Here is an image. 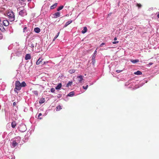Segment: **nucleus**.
<instances>
[{"instance_id": "1", "label": "nucleus", "mask_w": 159, "mask_h": 159, "mask_svg": "<svg viewBox=\"0 0 159 159\" xmlns=\"http://www.w3.org/2000/svg\"><path fill=\"white\" fill-rule=\"evenodd\" d=\"M15 88L14 89V91L15 93H18V91L21 89V83L19 81H16L15 84Z\"/></svg>"}, {"instance_id": "2", "label": "nucleus", "mask_w": 159, "mask_h": 159, "mask_svg": "<svg viewBox=\"0 0 159 159\" xmlns=\"http://www.w3.org/2000/svg\"><path fill=\"white\" fill-rule=\"evenodd\" d=\"M7 15L8 16L10 21H13L15 20L14 13L12 11L8 12Z\"/></svg>"}, {"instance_id": "3", "label": "nucleus", "mask_w": 159, "mask_h": 159, "mask_svg": "<svg viewBox=\"0 0 159 159\" xmlns=\"http://www.w3.org/2000/svg\"><path fill=\"white\" fill-rule=\"evenodd\" d=\"M18 129L21 132H25L26 130V127L25 125L24 124H21L18 127Z\"/></svg>"}, {"instance_id": "4", "label": "nucleus", "mask_w": 159, "mask_h": 159, "mask_svg": "<svg viewBox=\"0 0 159 159\" xmlns=\"http://www.w3.org/2000/svg\"><path fill=\"white\" fill-rule=\"evenodd\" d=\"M97 55V51L96 49L94 52L93 54L91 56L92 61L91 62L92 64L94 65L96 63L95 57Z\"/></svg>"}, {"instance_id": "5", "label": "nucleus", "mask_w": 159, "mask_h": 159, "mask_svg": "<svg viewBox=\"0 0 159 159\" xmlns=\"http://www.w3.org/2000/svg\"><path fill=\"white\" fill-rule=\"evenodd\" d=\"M84 76L82 75H80L77 76V79L78 81V83H76L77 84H78L79 83H81L84 81V80L83 79Z\"/></svg>"}, {"instance_id": "6", "label": "nucleus", "mask_w": 159, "mask_h": 159, "mask_svg": "<svg viewBox=\"0 0 159 159\" xmlns=\"http://www.w3.org/2000/svg\"><path fill=\"white\" fill-rule=\"evenodd\" d=\"M19 15L21 16H24L26 15L27 12L24 9L21 10L19 12Z\"/></svg>"}, {"instance_id": "7", "label": "nucleus", "mask_w": 159, "mask_h": 159, "mask_svg": "<svg viewBox=\"0 0 159 159\" xmlns=\"http://www.w3.org/2000/svg\"><path fill=\"white\" fill-rule=\"evenodd\" d=\"M18 143L17 142H16V141L13 140L11 142V148H14L17 145Z\"/></svg>"}, {"instance_id": "8", "label": "nucleus", "mask_w": 159, "mask_h": 159, "mask_svg": "<svg viewBox=\"0 0 159 159\" xmlns=\"http://www.w3.org/2000/svg\"><path fill=\"white\" fill-rule=\"evenodd\" d=\"M3 24L5 26H7L9 25V23L7 20H5L3 21Z\"/></svg>"}, {"instance_id": "9", "label": "nucleus", "mask_w": 159, "mask_h": 159, "mask_svg": "<svg viewBox=\"0 0 159 159\" xmlns=\"http://www.w3.org/2000/svg\"><path fill=\"white\" fill-rule=\"evenodd\" d=\"M54 18H57L60 16V13L59 12H57L53 14Z\"/></svg>"}, {"instance_id": "10", "label": "nucleus", "mask_w": 159, "mask_h": 159, "mask_svg": "<svg viewBox=\"0 0 159 159\" xmlns=\"http://www.w3.org/2000/svg\"><path fill=\"white\" fill-rule=\"evenodd\" d=\"M43 60V59H41L40 58H39L36 62V65H39L40 64H41L42 65Z\"/></svg>"}, {"instance_id": "11", "label": "nucleus", "mask_w": 159, "mask_h": 159, "mask_svg": "<svg viewBox=\"0 0 159 159\" xmlns=\"http://www.w3.org/2000/svg\"><path fill=\"white\" fill-rule=\"evenodd\" d=\"M72 22V20H68L67 22H66V23L65 24L63 27L64 28L66 27L68 25H69Z\"/></svg>"}, {"instance_id": "12", "label": "nucleus", "mask_w": 159, "mask_h": 159, "mask_svg": "<svg viewBox=\"0 0 159 159\" xmlns=\"http://www.w3.org/2000/svg\"><path fill=\"white\" fill-rule=\"evenodd\" d=\"M15 140H14L16 141V142H17L18 143H20V141L21 140V138L20 137L18 136L14 138Z\"/></svg>"}, {"instance_id": "13", "label": "nucleus", "mask_w": 159, "mask_h": 159, "mask_svg": "<svg viewBox=\"0 0 159 159\" xmlns=\"http://www.w3.org/2000/svg\"><path fill=\"white\" fill-rule=\"evenodd\" d=\"M62 86V84L61 83H60L56 87L55 89L56 90L60 89Z\"/></svg>"}, {"instance_id": "14", "label": "nucleus", "mask_w": 159, "mask_h": 159, "mask_svg": "<svg viewBox=\"0 0 159 159\" xmlns=\"http://www.w3.org/2000/svg\"><path fill=\"white\" fill-rule=\"evenodd\" d=\"M34 31L36 33H39L40 31V28L39 27H36L34 28Z\"/></svg>"}, {"instance_id": "15", "label": "nucleus", "mask_w": 159, "mask_h": 159, "mask_svg": "<svg viewBox=\"0 0 159 159\" xmlns=\"http://www.w3.org/2000/svg\"><path fill=\"white\" fill-rule=\"evenodd\" d=\"M45 101V98H42L40 99L39 101V104H42V103H44Z\"/></svg>"}, {"instance_id": "16", "label": "nucleus", "mask_w": 159, "mask_h": 159, "mask_svg": "<svg viewBox=\"0 0 159 159\" xmlns=\"http://www.w3.org/2000/svg\"><path fill=\"white\" fill-rule=\"evenodd\" d=\"M31 59V56L30 54H26L25 57V59L28 60Z\"/></svg>"}, {"instance_id": "17", "label": "nucleus", "mask_w": 159, "mask_h": 159, "mask_svg": "<svg viewBox=\"0 0 159 159\" xmlns=\"http://www.w3.org/2000/svg\"><path fill=\"white\" fill-rule=\"evenodd\" d=\"M130 61L132 62L134 64L137 62H139V59H131L130 60Z\"/></svg>"}, {"instance_id": "18", "label": "nucleus", "mask_w": 159, "mask_h": 159, "mask_svg": "<svg viewBox=\"0 0 159 159\" xmlns=\"http://www.w3.org/2000/svg\"><path fill=\"white\" fill-rule=\"evenodd\" d=\"M87 31V27H84L83 30L81 31V33L82 34H84L86 33Z\"/></svg>"}, {"instance_id": "19", "label": "nucleus", "mask_w": 159, "mask_h": 159, "mask_svg": "<svg viewBox=\"0 0 159 159\" xmlns=\"http://www.w3.org/2000/svg\"><path fill=\"white\" fill-rule=\"evenodd\" d=\"M0 30L2 32H4L5 31V28H4L3 26L2 25V24H0Z\"/></svg>"}, {"instance_id": "20", "label": "nucleus", "mask_w": 159, "mask_h": 159, "mask_svg": "<svg viewBox=\"0 0 159 159\" xmlns=\"http://www.w3.org/2000/svg\"><path fill=\"white\" fill-rule=\"evenodd\" d=\"M75 95L74 92V91H72L69 93L67 96L69 97H72Z\"/></svg>"}, {"instance_id": "21", "label": "nucleus", "mask_w": 159, "mask_h": 159, "mask_svg": "<svg viewBox=\"0 0 159 159\" xmlns=\"http://www.w3.org/2000/svg\"><path fill=\"white\" fill-rule=\"evenodd\" d=\"M134 74L137 75H142V73L140 70H137L136 72L134 73Z\"/></svg>"}, {"instance_id": "22", "label": "nucleus", "mask_w": 159, "mask_h": 159, "mask_svg": "<svg viewBox=\"0 0 159 159\" xmlns=\"http://www.w3.org/2000/svg\"><path fill=\"white\" fill-rule=\"evenodd\" d=\"M57 3H55L50 7V9H52L55 8L57 6Z\"/></svg>"}, {"instance_id": "23", "label": "nucleus", "mask_w": 159, "mask_h": 159, "mask_svg": "<svg viewBox=\"0 0 159 159\" xmlns=\"http://www.w3.org/2000/svg\"><path fill=\"white\" fill-rule=\"evenodd\" d=\"M62 109L61 106L60 105L57 106L56 107V110L57 111H59Z\"/></svg>"}, {"instance_id": "24", "label": "nucleus", "mask_w": 159, "mask_h": 159, "mask_svg": "<svg viewBox=\"0 0 159 159\" xmlns=\"http://www.w3.org/2000/svg\"><path fill=\"white\" fill-rule=\"evenodd\" d=\"M16 124L15 121H13L11 123V127L12 128H15V127L16 126Z\"/></svg>"}, {"instance_id": "25", "label": "nucleus", "mask_w": 159, "mask_h": 159, "mask_svg": "<svg viewBox=\"0 0 159 159\" xmlns=\"http://www.w3.org/2000/svg\"><path fill=\"white\" fill-rule=\"evenodd\" d=\"M72 84V81H69L66 84V87H68L69 86H71Z\"/></svg>"}, {"instance_id": "26", "label": "nucleus", "mask_w": 159, "mask_h": 159, "mask_svg": "<svg viewBox=\"0 0 159 159\" xmlns=\"http://www.w3.org/2000/svg\"><path fill=\"white\" fill-rule=\"evenodd\" d=\"M21 87H25L26 86V84L25 81H23L21 83Z\"/></svg>"}, {"instance_id": "27", "label": "nucleus", "mask_w": 159, "mask_h": 159, "mask_svg": "<svg viewBox=\"0 0 159 159\" xmlns=\"http://www.w3.org/2000/svg\"><path fill=\"white\" fill-rule=\"evenodd\" d=\"M64 7V6L63 5H61L59 6L58 8H57V11H59L61 9H62Z\"/></svg>"}, {"instance_id": "28", "label": "nucleus", "mask_w": 159, "mask_h": 159, "mask_svg": "<svg viewBox=\"0 0 159 159\" xmlns=\"http://www.w3.org/2000/svg\"><path fill=\"white\" fill-rule=\"evenodd\" d=\"M32 93L36 96H38V91L37 90H34L32 91Z\"/></svg>"}, {"instance_id": "29", "label": "nucleus", "mask_w": 159, "mask_h": 159, "mask_svg": "<svg viewBox=\"0 0 159 159\" xmlns=\"http://www.w3.org/2000/svg\"><path fill=\"white\" fill-rule=\"evenodd\" d=\"M75 69H71L69 71L70 73L72 74L75 73Z\"/></svg>"}, {"instance_id": "30", "label": "nucleus", "mask_w": 159, "mask_h": 159, "mask_svg": "<svg viewBox=\"0 0 159 159\" xmlns=\"http://www.w3.org/2000/svg\"><path fill=\"white\" fill-rule=\"evenodd\" d=\"M16 56H19L20 55H21V52L20 51H18L16 52Z\"/></svg>"}, {"instance_id": "31", "label": "nucleus", "mask_w": 159, "mask_h": 159, "mask_svg": "<svg viewBox=\"0 0 159 159\" xmlns=\"http://www.w3.org/2000/svg\"><path fill=\"white\" fill-rule=\"evenodd\" d=\"M59 33H60L59 32H58L57 34V35L55 36L54 38L53 39V40H54L55 39H56L58 37V36L59 35Z\"/></svg>"}, {"instance_id": "32", "label": "nucleus", "mask_w": 159, "mask_h": 159, "mask_svg": "<svg viewBox=\"0 0 159 159\" xmlns=\"http://www.w3.org/2000/svg\"><path fill=\"white\" fill-rule=\"evenodd\" d=\"M28 45L29 46V47L32 48H34V45L32 43H31L30 44H29Z\"/></svg>"}, {"instance_id": "33", "label": "nucleus", "mask_w": 159, "mask_h": 159, "mask_svg": "<svg viewBox=\"0 0 159 159\" xmlns=\"http://www.w3.org/2000/svg\"><path fill=\"white\" fill-rule=\"evenodd\" d=\"M55 91V89L53 88H52L50 89V91L52 93H54Z\"/></svg>"}, {"instance_id": "34", "label": "nucleus", "mask_w": 159, "mask_h": 159, "mask_svg": "<svg viewBox=\"0 0 159 159\" xmlns=\"http://www.w3.org/2000/svg\"><path fill=\"white\" fill-rule=\"evenodd\" d=\"M42 114L41 113H39V115L38 116V118L40 120L41 119H42V117H40V116H42Z\"/></svg>"}, {"instance_id": "35", "label": "nucleus", "mask_w": 159, "mask_h": 159, "mask_svg": "<svg viewBox=\"0 0 159 159\" xmlns=\"http://www.w3.org/2000/svg\"><path fill=\"white\" fill-rule=\"evenodd\" d=\"M136 6L139 8H140L142 7V5L140 3H137Z\"/></svg>"}, {"instance_id": "36", "label": "nucleus", "mask_w": 159, "mask_h": 159, "mask_svg": "<svg viewBox=\"0 0 159 159\" xmlns=\"http://www.w3.org/2000/svg\"><path fill=\"white\" fill-rule=\"evenodd\" d=\"M88 85H86V86H83L82 87H83V89H84L85 90H86L87 89H88Z\"/></svg>"}, {"instance_id": "37", "label": "nucleus", "mask_w": 159, "mask_h": 159, "mask_svg": "<svg viewBox=\"0 0 159 159\" xmlns=\"http://www.w3.org/2000/svg\"><path fill=\"white\" fill-rule=\"evenodd\" d=\"M27 28L25 26V27H24L23 28V32H25V31L26 30V31H27Z\"/></svg>"}, {"instance_id": "38", "label": "nucleus", "mask_w": 159, "mask_h": 159, "mask_svg": "<svg viewBox=\"0 0 159 159\" xmlns=\"http://www.w3.org/2000/svg\"><path fill=\"white\" fill-rule=\"evenodd\" d=\"M47 63H48V61H42V65H45Z\"/></svg>"}, {"instance_id": "39", "label": "nucleus", "mask_w": 159, "mask_h": 159, "mask_svg": "<svg viewBox=\"0 0 159 159\" xmlns=\"http://www.w3.org/2000/svg\"><path fill=\"white\" fill-rule=\"evenodd\" d=\"M119 43L118 41H114L112 42L113 44H115Z\"/></svg>"}, {"instance_id": "40", "label": "nucleus", "mask_w": 159, "mask_h": 159, "mask_svg": "<svg viewBox=\"0 0 159 159\" xmlns=\"http://www.w3.org/2000/svg\"><path fill=\"white\" fill-rule=\"evenodd\" d=\"M105 44L104 43H101V44L100 45V47H102L103 45H104Z\"/></svg>"}, {"instance_id": "41", "label": "nucleus", "mask_w": 159, "mask_h": 159, "mask_svg": "<svg viewBox=\"0 0 159 159\" xmlns=\"http://www.w3.org/2000/svg\"><path fill=\"white\" fill-rule=\"evenodd\" d=\"M62 95L61 94H59L57 95V97L60 98L61 97Z\"/></svg>"}, {"instance_id": "42", "label": "nucleus", "mask_w": 159, "mask_h": 159, "mask_svg": "<svg viewBox=\"0 0 159 159\" xmlns=\"http://www.w3.org/2000/svg\"><path fill=\"white\" fill-rule=\"evenodd\" d=\"M122 71V70H117L116 71L117 73H120Z\"/></svg>"}, {"instance_id": "43", "label": "nucleus", "mask_w": 159, "mask_h": 159, "mask_svg": "<svg viewBox=\"0 0 159 159\" xmlns=\"http://www.w3.org/2000/svg\"><path fill=\"white\" fill-rule=\"evenodd\" d=\"M129 82H126L125 83V85H128L129 84Z\"/></svg>"}, {"instance_id": "44", "label": "nucleus", "mask_w": 159, "mask_h": 159, "mask_svg": "<svg viewBox=\"0 0 159 159\" xmlns=\"http://www.w3.org/2000/svg\"><path fill=\"white\" fill-rule=\"evenodd\" d=\"M153 64L152 63V62H150L149 63V64H148V65H150V66H151L152 65V64Z\"/></svg>"}, {"instance_id": "45", "label": "nucleus", "mask_w": 159, "mask_h": 159, "mask_svg": "<svg viewBox=\"0 0 159 159\" xmlns=\"http://www.w3.org/2000/svg\"><path fill=\"white\" fill-rule=\"evenodd\" d=\"M16 102H14L13 103V106H15L16 105Z\"/></svg>"}, {"instance_id": "46", "label": "nucleus", "mask_w": 159, "mask_h": 159, "mask_svg": "<svg viewBox=\"0 0 159 159\" xmlns=\"http://www.w3.org/2000/svg\"><path fill=\"white\" fill-rule=\"evenodd\" d=\"M117 40V38L116 37H115L114 38V40Z\"/></svg>"}, {"instance_id": "47", "label": "nucleus", "mask_w": 159, "mask_h": 159, "mask_svg": "<svg viewBox=\"0 0 159 159\" xmlns=\"http://www.w3.org/2000/svg\"><path fill=\"white\" fill-rule=\"evenodd\" d=\"M157 17L158 18H159V13L157 14Z\"/></svg>"}, {"instance_id": "48", "label": "nucleus", "mask_w": 159, "mask_h": 159, "mask_svg": "<svg viewBox=\"0 0 159 159\" xmlns=\"http://www.w3.org/2000/svg\"><path fill=\"white\" fill-rule=\"evenodd\" d=\"M93 83H90V85H93Z\"/></svg>"}, {"instance_id": "49", "label": "nucleus", "mask_w": 159, "mask_h": 159, "mask_svg": "<svg viewBox=\"0 0 159 159\" xmlns=\"http://www.w3.org/2000/svg\"><path fill=\"white\" fill-rule=\"evenodd\" d=\"M15 159V157L14 156L13 157H12L11 159Z\"/></svg>"}, {"instance_id": "50", "label": "nucleus", "mask_w": 159, "mask_h": 159, "mask_svg": "<svg viewBox=\"0 0 159 159\" xmlns=\"http://www.w3.org/2000/svg\"><path fill=\"white\" fill-rule=\"evenodd\" d=\"M2 39V38L1 37V36H0V39Z\"/></svg>"}, {"instance_id": "51", "label": "nucleus", "mask_w": 159, "mask_h": 159, "mask_svg": "<svg viewBox=\"0 0 159 159\" xmlns=\"http://www.w3.org/2000/svg\"><path fill=\"white\" fill-rule=\"evenodd\" d=\"M32 0H28V1L29 2V1H31Z\"/></svg>"}, {"instance_id": "52", "label": "nucleus", "mask_w": 159, "mask_h": 159, "mask_svg": "<svg viewBox=\"0 0 159 159\" xmlns=\"http://www.w3.org/2000/svg\"><path fill=\"white\" fill-rule=\"evenodd\" d=\"M21 1H24V0H21Z\"/></svg>"}, {"instance_id": "53", "label": "nucleus", "mask_w": 159, "mask_h": 159, "mask_svg": "<svg viewBox=\"0 0 159 159\" xmlns=\"http://www.w3.org/2000/svg\"><path fill=\"white\" fill-rule=\"evenodd\" d=\"M28 38V36H27L26 38Z\"/></svg>"}]
</instances>
